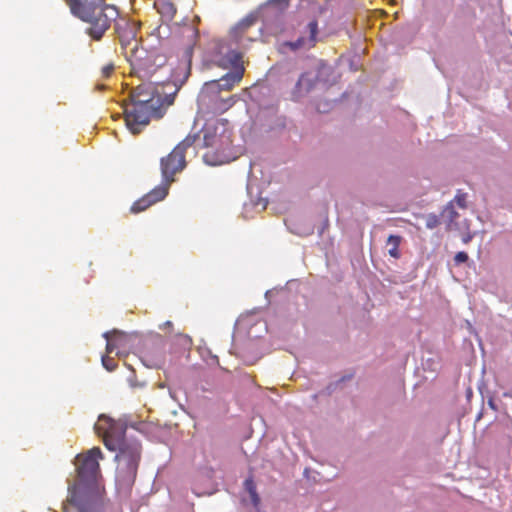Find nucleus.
I'll use <instances>...</instances> for the list:
<instances>
[{"mask_svg": "<svg viewBox=\"0 0 512 512\" xmlns=\"http://www.w3.org/2000/svg\"><path fill=\"white\" fill-rule=\"evenodd\" d=\"M197 134H189L166 157L161 159V172L163 183L168 187L174 181V175L182 171L186 166L185 152L197 140Z\"/></svg>", "mask_w": 512, "mask_h": 512, "instance_id": "nucleus-8", "label": "nucleus"}, {"mask_svg": "<svg viewBox=\"0 0 512 512\" xmlns=\"http://www.w3.org/2000/svg\"><path fill=\"white\" fill-rule=\"evenodd\" d=\"M168 194V186L167 185H159L144 195L142 198L135 201L130 211L131 213H140L145 211L147 208L157 203L158 201L163 200Z\"/></svg>", "mask_w": 512, "mask_h": 512, "instance_id": "nucleus-11", "label": "nucleus"}, {"mask_svg": "<svg viewBox=\"0 0 512 512\" xmlns=\"http://www.w3.org/2000/svg\"><path fill=\"white\" fill-rule=\"evenodd\" d=\"M244 486L246 491L250 494L251 500L254 503V505H257L260 501L258 494L256 492V485L252 478H248L244 482Z\"/></svg>", "mask_w": 512, "mask_h": 512, "instance_id": "nucleus-18", "label": "nucleus"}, {"mask_svg": "<svg viewBox=\"0 0 512 512\" xmlns=\"http://www.w3.org/2000/svg\"><path fill=\"white\" fill-rule=\"evenodd\" d=\"M467 260H468V254L464 251L458 252L454 257V261L456 264L464 263Z\"/></svg>", "mask_w": 512, "mask_h": 512, "instance_id": "nucleus-23", "label": "nucleus"}, {"mask_svg": "<svg viewBox=\"0 0 512 512\" xmlns=\"http://www.w3.org/2000/svg\"><path fill=\"white\" fill-rule=\"evenodd\" d=\"M290 29L291 34L296 36V39L282 42L279 45L280 52L310 50L316 46L319 33L318 20L316 18H295L290 24Z\"/></svg>", "mask_w": 512, "mask_h": 512, "instance_id": "nucleus-7", "label": "nucleus"}, {"mask_svg": "<svg viewBox=\"0 0 512 512\" xmlns=\"http://www.w3.org/2000/svg\"><path fill=\"white\" fill-rule=\"evenodd\" d=\"M242 58L243 55L241 52L229 50L223 58L222 66L231 67L232 71H235L236 68L244 67Z\"/></svg>", "mask_w": 512, "mask_h": 512, "instance_id": "nucleus-15", "label": "nucleus"}, {"mask_svg": "<svg viewBox=\"0 0 512 512\" xmlns=\"http://www.w3.org/2000/svg\"><path fill=\"white\" fill-rule=\"evenodd\" d=\"M118 32L123 54L133 73L141 78H149L165 64L166 58L163 54L156 49L147 50L139 44L136 24L126 22L125 27Z\"/></svg>", "mask_w": 512, "mask_h": 512, "instance_id": "nucleus-4", "label": "nucleus"}, {"mask_svg": "<svg viewBox=\"0 0 512 512\" xmlns=\"http://www.w3.org/2000/svg\"><path fill=\"white\" fill-rule=\"evenodd\" d=\"M117 421L106 415H100L98 421L94 425L95 433L104 438L108 434V432L112 429Z\"/></svg>", "mask_w": 512, "mask_h": 512, "instance_id": "nucleus-14", "label": "nucleus"}, {"mask_svg": "<svg viewBox=\"0 0 512 512\" xmlns=\"http://www.w3.org/2000/svg\"><path fill=\"white\" fill-rule=\"evenodd\" d=\"M203 141L206 148L203 160L210 166L230 162L232 157V130L226 119L209 121L203 128Z\"/></svg>", "mask_w": 512, "mask_h": 512, "instance_id": "nucleus-6", "label": "nucleus"}, {"mask_svg": "<svg viewBox=\"0 0 512 512\" xmlns=\"http://www.w3.org/2000/svg\"><path fill=\"white\" fill-rule=\"evenodd\" d=\"M160 13L169 17V18H173V16L175 15L176 13V9L175 7L173 6V4L171 3H164L160 9Z\"/></svg>", "mask_w": 512, "mask_h": 512, "instance_id": "nucleus-19", "label": "nucleus"}, {"mask_svg": "<svg viewBox=\"0 0 512 512\" xmlns=\"http://www.w3.org/2000/svg\"><path fill=\"white\" fill-rule=\"evenodd\" d=\"M111 335L118 337V336H121L122 334L117 331L104 333V337L107 339L106 352L108 354L112 353L119 346V344H118L119 339L118 338L113 339V338H111Z\"/></svg>", "mask_w": 512, "mask_h": 512, "instance_id": "nucleus-17", "label": "nucleus"}, {"mask_svg": "<svg viewBox=\"0 0 512 512\" xmlns=\"http://www.w3.org/2000/svg\"><path fill=\"white\" fill-rule=\"evenodd\" d=\"M103 453L93 447L75 458L76 479L68 483V494L63 502V512L74 509L77 512H99L109 507L101 477L99 460Z\"/></svg>", "mask_w": 512, "mask_h": 512, "instance_id": "nucleus-1", "label": "nucleus"}, {"mask_svg": "<svg viewBox=\"0 0 512 512\" xmlns=\"http://www.w3.org/2000/svg\"><path fill=\"white\" fill-rule=\"evenodd\" d=\"M258 17L257 13H250L240 20L229 32L231 42L240 48H246L255 41L256 36L252 35L250 30L256 24Z\"/></svg>", "mask_w": 512, "mask_h": 512, "instance_id": "nucleus-10", "label": "nucleus"}, {"mask_svg": "<svg viewBox=\"0 0 512 512\" xmlns=\"http://www.w3.org/2000/svg\"><path fill=\"white\" fill-rule=\"evenodd\" d=\"M466 200H467V194L466 193H462V192H458L454 198V202L457 204L458 207L464 209L467 207V204H466Z\"/></svg>", "mask_w": 512, "mask_h": 512, "instance_id": "nucleus-21", "label": "nucleus"}, {"mask_svg": "<svg viewBox=\"0 0 512 512\" xmlns=\"http://www.w3.org/2000/svg\"><path fill=\"white\" fill-rule=\"evenodd\" d=\"M425 218H426V227L428 229H434L440 223L439 218L435 214H429Z\"/></svg>", "mask_w": 512, "mask_h": 512, "instance_id": "nucleus-20", "label": "nucleus"}, {"mask_svg": "<svg viewBox=\"0 0 512 512\" xmlns=\"http://www.w3.org/2000/svg\"><path fill=\"white\" fill-rule=\"evenodd\" d=\"M245 72L244 67L236 68L235 71L226 73L218 80L206 82L200 93V98L206 101V97H214L221 91H231L243 79Z\"/></svg>", "mask_w": 512, "mask_h": 512, "instance_id": "nucleus-9", "label": "nucleus"}, {"mask_svg": "<svg viewBox=\"0 0 512 512\" xmlns=\"http://www.w3.org/2000/svg\"><path fill=\"white\" fill-rule=\"evenodd\" d=\"M401 237L398 235H390L387 239V245L390 246L388 253L391 257L398 259L400 257L399 245Z\"/></svg>", "mask_w": 512, "mask_h": 512, "instance_id": "nucleus-16", "label": "nucleus"}, {"mask_svg": "<svg viewBox=\"0 0 512 512\" xmlns=\"http://www.w3.org/2000/svg\"><path fill=\"white\" fill-rule=\"evenodd\" d=\"M113 71H114V65L112 63L107 64L102 68V76L104 78H109L111 76V74L113 73Z\"/></svg>", "mask_w": 512, "mask_h": 512, "instance_id": "nucleus-24", "label": "nucleus"}, {"mask_svg": "<svg viewBox=\"0 0 512 512\" xmlns=\"http://www.w3.org/2000/svg\"><path fill=\"white\" fill-rule=\"evenodd\" d=\"M126 426L117 421L103 438L105 447L116 454V489L120 496L127 497L134 485L141 458V444L125 439Z\"/></svg>", "mask_w": 512, "mask_h": 512, "instance_id": "nucleus-3", "label": "nucleus"}, {"mask_svg": "<svg viewBox=\"0 0 512 512\" xmlns=\"http://www.w3.org/2000/svg\"><path fill=\"white\" fill-rule=\"evenodd\" d=\"M290 6V0H267L260 7L258 16L267 19L270 14H283Z\"/></svg>", "mask_w": 512, "mask_h": 512, "instance_id": "nucleus-13", "label": "nucleus"}, {"mask_svg": "<svg viewBox=\"0 0 512 512\" xmlns=\"http://www.w3.org/2000/svg\"><path fill=\"white\" fill-rule=\"evenodd\" d=\"M163 86L143 83L130 93V103L124 105V120L129 131L136 135L150 123L152 117L161 118L173 104L175 93H165Z\"/></svg>", "mask_w": 512, "mask_h": 512, "instance_id": "nucleus-2", "label": "nucleus"}, {"mask_svg": "<svg viewBox=\"0 0 512 512\" xmlns=\"http://www.w3.org/2000/svg\"><path fill=\"white\" fill-rule=\"evenodd\" d=\"M163 327H172V322H171V321H166V322L163 324Z\"/></svg>", "mask_w": 512, "mask_h": 512, "instance_id": "nucleus-25", "label": "nucleus"}, {"mask_svg": "<svg viewBox=\"0 0 512 512\" xmlns=\"http://www.w3.org/2000/svg\"><path fill=\"white\" fill-rule=\"evenodd\" d=\"M238 98L236 95L229 96L227 98H222L219 96H214L212 98L206 97V101H203L200 98V101L203 104H207L210 107V112L213 114H222L228 111L234 104L237 102Z\"/></svg>", "mask_w": 512, "mask_h": 512, "instance_id": "nucleus-12", "label": "nucleus"}, {"mask_svg": "<svg viewBox=\"0 0 512 512\" xmlns=\"http://www.w3.org/2000/svg\"><path fill=\"white\" fill-rule=\"evenodd\" d=\"M64 1L74 16L90 24L88 34L95 40L102 38L119 15L118 9L114 5L106 4L104 0Z\"/></svg>", "mask_w": 512, "mask_h": 512, "instance_id": "nucleus-5", "label": "nucleus"}, {"mask_svg": "<svg viewBox=\"0 0 512 512\" xmlns=\"http://www.w3.org/2000/svg\"><path fill=\"white\" fill-rule=\"evenodd\" d=\"M102 364L108 371H113L117 366L114 359L108 355L102 356Z\"/></svg>", "mask_w": 512, "mask_h": 512, "instance_id": "nucleus-22", "label": "nucleus"}]
</instances>
